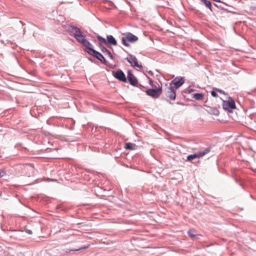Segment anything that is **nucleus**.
Returning <instances> with one entry per match:
<instances>
[{
	"label": "nucleus",
	"mask_w": 256,
	"mask_h": 256,
	"mask_svg": "<svg viewBox=\"0 0 256 256\" xmlns=\"http://www.w3.org/2000/svg\"><path fill=\"white\" fill-rule=\"evenodd\" d=\"M156 86H154V89H148L146 91V93L154 98H157L162 93V90L161 88H156Z\"/></svg>",
	"instance_id": "nucleus-6"
},
{
	"label": "nucleus",
	"mask_w": 256,
	"mask_h": 256,
	"mask_svg": "<svg viewBox=\"0 0 256 256\" xmlns=\"http://www.w3.org/2000/svg\"><path fill=\"white\" fill-rule=\"evenodd\" d=\"M136 146L134 144L128 142L125 144V148L130 150H134L136 148Z\"/></svg>",
	"instance_id": "nucleus-13"
},
{
	"label": "nucleus",
	"mask_w": 256,
	"mask_h": 256,
	"mask_svg": "<svg viewBox=\"0 0 256 256\" xmlns=\"http://www.w3.org/2000/svg\"><path fill=\"white\" fill-rule=\"evenodd\" d=\"M188 233L189 236L192 238H194L196 236V231L194 230H190Z\"/></svg>",
	"instance_id": "nucleus-16"
},
{
	"label": "nucleus",
	"mask_w": 256,
	"mask_h": 256,
	"mask_svg": "<svg viewBox=\"0 0 256 256\" xmlns=\"http://www.w3.org/2000/svg\"><path fill=\"white\" fill-rule=\"evenodd\" d=\"M193 98L196 100H202L204 98V95L200 93L194 94H193Z\"/></svg>",
	"instance_id": "nucleus-14"
},
{
	"label": "nucleus",
	"mask_w": 256,
	"mask_h": 256,
	"mask_svg": "<svg viewBox=\"0 0 256 256\" xmlns=\"http://www.w3.org/2000/svg\"><path fill=\"white\" fill-rule=\"evenodd\" d=\"M187 160L188 161H192V160L195 159V158H196V154H190V155H188V156H187Z\"/></svg>",
	"instance_id": "nucleus-17"
},
{
	"label": "nucleus",
	"mask_w": 256,
	"mask_h": 256,
	"mask_svg": "<svg viewBox=\"0 0 256 256\" xmlns=\"http://www.w3.org/2000/svg\"><path fill=\"white\" fill-rule=\"evenodd\" d=\"M75 250V249H74V250L66 249V250H65V252H70L71 251H75V250Z\"/></svg>",
	"instance_id": "nucleus-22"
},
{
	"label": "nucleus",
	"mask_w": 256,
	"mask_h": 256,
	"mask_svg": "<svg viewBox=\"0 0 256 256\" xmlns=\"http://www.w3.org/2000/svg\"><path fill=\"white\" fill-rule=\"evenodd\" d=\"M97 39L101 44H110L114 46H116L117 44L116 40L113 37V36L111 35L107 36V40L104 38L100 36H97Z\"/></svg>",
	"instance_id": "nucleus-2"
},
{
	"label": "nucleus",
	"mask_w": 256,
	"mask_h": 256,
	"mask_svg": "<svg viewBox=\"0 0 256 256\" xmlns=\"http://www.w3.org/2000/svg\"><path fill=\"white\" fill-rule=\"evenodd\" d=\"M222 106L224 110L229 112H232V110L236 108L235 102L231 98H229L227 100L223 101Z\"/></svg>",
	"instance_id": "nucleus-4"
},
{
	"label": "nucleus",
	"mask_w": 256,
	"mask_h": 256,
	"mask_svg": "<svg viewBox=\"0 0 256 256\" xmlns=\"http://www.w3.org/2000/svg\"><path fill=\"white\" fill-rule=\"evenodd\" d=\"M214 6L218 8V6L216 4H214Z\"/></svg>",
	"instance_id": "nucleus-26"
},
{
	"label": "nucleus",
	"mask_w": 256,
	"mask_h": 256,
	"mask_svg": "<svg viewBox=\"0 0 256 256\" xmlns=\"http://www.w3.org/2000/svg\"><path fill=\"white\" fill-rule=\"evenodd\" d=\"M128 80L129 82L132 86H135L137 84V80L134 76L130 72H128Z\"/></svg>",
	"instance_id": "nucleus-12"
},
{
	"label": "nucleus",
	"mask_w": 256,
	"mask_h": 256,
	"mask_svg": "<svg viewBox=\"0 0 256 256\" xmlns=\"http://www.w3.org/2000/svg\"><path fill=\"white\" fill-rule=\"evenodd\" d=\"M152 82H152V80L150 79V80H149V83H150V85H152V86H153Z\"/></svg>",
	"instance_id": "nucleus-23"
},
{
	"label": "nucleus",
	"mask_w": 256,
	"mask_h": 256,
	"mask_svg": "<svg viewBox=\"0 0 256 256\" xmlns=\"http://www.w3.org/2000/svg\"><path fill=\"white\" fill-rule=\"evenodd\" d=\"M71 32L74 37L86 48V52L90 54V50H94L92 46L85 38V36L82 34V32L78 28L72 27Z\"/></svg>",
	"instance_id": "nucleus-1"
},
{
	"label": "nucleus",
	"mask_w": 256,
	"mask_h": 256,
	"mask_svg": "<svg viewBox=\"0 0 256 256\" xmlns=\"http://www.w3.org/2000/svg\"><path fill=\"white\" fill-rule=\"evenodd\" d=\"M106 54L110 57V58H112V54L108 50H106Z\"/></svg>",
	"instance_id": "nucleus-19"
},
{
	"label": "nucleus",
	"mask_w": 256,
	"mask_h": 256,
	"mask_svg": "<svg viewBox=\"0 0 256 256\" xmlns=\"http://www.w3.org/2000/svg\"><path fill=\"white\" fill-rule=\"evenodd\" d=\"M210 152V148H206L202 150L198 151L195 153L196 158H200L203 157Z\"/></svg>",
	"instance_id": "nucleus-11"
},
{
	"label": "nucleus",
	"mask_w": 256,
	"mask_h": 256,
	"mask_svg": "<svg viewBox=\"0 0 256 256\" xmlns=\"http://www.w3.org/2000/svg\"><path fill=\"white\" fill-rule=\"evenodd\" d=\"M106 50H107V49H106V48H103L102 49V51L103 52H106Z\"/></svg>",
	"instance_id": "nucleus-24"
},
{
	"label": "nucleus",
	"mask_w": 256,
	"mask_h": 256,
	"mask_svg": "<svg viewBox=\"0 0 256 256\" xmlns=\"http://www.w3.org/2000/svg\"><path fill=\"white\" fill-rule=\"evenodd\" d=\"M218 91L220 93H224V92L222 90H218Z\"/></svg>",
	"instance_id": "nucleus-25"
},
{
	"label": "nucleus",
	"mask_w": 256,
	"mask_h": 256,
	"mask_svg": "<svg viewBox=\"0 0 256 256\" xmlns=\"http://www.w3.org/2000/svg\"><path fill=\"white\" fill-rule=\"evenodd\" d=\"M123 35L124 36L122 38V42L126 46H128V44L126 42V41L130 42H134L138 40L137 36L130 32L124 34Z\"/></svg>",
	"instance_id": "nucleus-3"
},
{
	"label": "nucleus",
	"mask_w": 256,
	"mask_h": 256,
	"mask_svg": "<svg viewBox=\"0 0 256 256\" xmlns=\"http://www.w3.org/2000/svg\"><path fill=\"white\" fill-rule=\"evenodd\" d=\"M90 54L102 62L105 60V58L102 55L94 50H90Z\"/></svg>",
	"instance_id": "nucleus-10"
},
{
	"label": "nucleus",
	"mask_w": 256,
	"mask_h": 256,
	"mask_svg": "<svg viewBox=\"0 0 256 256\" xmlns=\"http://www.w3.org/2000/svg\"><path fill=\"white\" fill-rule=\"evenodd\" d=\"M126 60L130 64L131 66L134 68H137L141 70L142 66L138 64L137 58L132 54H128L126 58Z\"/></svg>",
	"instance_id": "nucleus-5"
},
{
	"label": "nucleus",
	"mask_w": 256,
	"mask_h": 256,
	"mask_svg": "<svg viewBox=\"0 0 256 256\" xmlns=\"http://www.w3.org/2000/svg\"><path fill=\"white\" fill-rule=\"evenodd\" d=\"M176 90L173 88L172 86H168L166 89V96L170 100H174L176 98Z\"/></svg>",
	"instance_id": "nucleus-7"
},
{
	"label": "nucleus",
	"mask_w": 256,
	"mask_h": 256,
	"mask_svg": "<svg viewBox=\"0 0 256 256\" xmlns=\"http://www.w3.org/2000/svg\"><path fill=\"white\" fill-rule=\"evenodd\" d=\"M202 2L204 4L206 7H208L211 11H212L211 2L209 0H202Z\"/></svg>",
	"instance_id": "nucleus-15"
},
{
	"label": "nucleus",
	"mask_w": 256,
	"mask_h": 256,
	"mask_svg": "<svg viewBox=\"0 0 256 256\" xmlns=\"http://www.w3.org/2000/svg\"><path fill=\"white\" fill-rule=\"evenodd\" d=\"M114 76L118 80L125 82H126V78L124 73L122 70H118L114 72Z\"/></svg>",
	"instance_id": "nucleus-9"
},
{
	"label": "nucleus",
	"mask_w": 256,
	"mask_h": 256,
	"mask_svg": "<svg viewBox=\"0 0 256 256\" xmlns=\"http://www.w3.org/2000/svg\"><path fill=\"white\" fill-rule=\"evenodd\" d=\"M184 84L182 78H176L172 80L170 86H172L173 88L177 90L180 86Z\"/></svg>",
	"instance_id": "nucleus-8"
},
{
	"label": "nucleus",
	"mask_w": 256,
	"mask_h": 256,
	"mask_svg": "<svg viewBox=\"0 0 256 256\" xmlns=\"http://www.w3.org/2000/svg\"><path fill=\"white\" fill-rule=\"evenodd\" d=\"M211 94L212 96L215 97V98H216L218 96L217 93L214 90L211 92Z\"/></svg>",
	"instance_id": "nucleus-21"
},
{
	"label": "nucleus",
	"mask_w": 256,
	"mask_h": 256,
	"mask_svg": "<svg viewBox=\"0 0 256 256\" xmlns=\"http://www.w3.org/2000/svg\"><path fill=\"white\" fill-rule=\"evenodd\" d=\"M5 174V172L2 170H0V178L4 176Z\"/></svg>",
	"instance_id": "nucleus-20"
},
{
	"label": "nucleus",
	"mask_w": 256,
	"mask_h": 256,
	"mask_svg": "<svg viewBox=\"0 0 256 256\" xmlns=\"http://www.w3.org/2000/svg\"><path fill=\"white\" fill-rule=\"evenodd\" d=\"M90 247V244H88L86 246H84L80 248H79L78 249H76L74 250L76 251H78L80 250H83V249H86V248H88Z\"/></svg>",
	"instance_id": "nucleus-18"
}]
</instances>
